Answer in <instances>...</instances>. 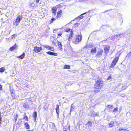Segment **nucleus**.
Instances as JSON below:
<instances>
[{
    "instance_id": "1",
    "label": "nucleus",
    "mask_w": 131,
    "mask_h": 131,
    "mask_svg": "<svg viewBox=\"0 0 131 131\" xmlns=\"http://www.w3.org/2000/svg\"><path fill=\"white\" fill-rule=\"evenodd\" d=\"M99 80H97L96 83L95 84V87L94 88V91L95 93L98 92L100 91L102 86L101 81V79L99 78Z\"/></svg>"
},
{
    "instance_id": "2",
    "label": "nucleus",
    "mask_w": 131,
    "mask_h": 131,
    "mask_svg": "<svg viewBox=\"0 0 131 131\" xmlns=\"http://www.w3.org/2000/svg\"><path fill=\"white\" fill-rule=\"evenodd\" d=\"M22 19V15H18L16 19L14 20L13 25L16 26H17L19 24Z\"/></svg>"
},
{
    "instance_id": "3",
    "label": "nucleus",
    "mask_w": 131,
    "mask_h": 131,
    "mask_svg": "<svg viewBox=\"0 0 131 131\" xmlns=\"http://www.w3.org/2000/svg\"><path fill=\"white\" fill-rule=\"evenodd\" d=\"M82 36L81 34H78L76 35V38L74 40H73V42L75 44H77L81 41L82 40Z\"/></svg>"
},
{
    "instance_id": "4",
    "label": "nucleus",
    "mask_w": 131,
    "mask_h": 131,
    "mask_svg": "<svg viewBox=\"0 0 131 131\" xmlns=\"http://www.w3.org/2000/svg\"><path fill=\"white\" fill-rule=\"evenodd\" d=\"M61 7V6L60 5H58L56 6L55 7H53L52 9L53 14L55 15L56 14L57 8H59Z\"/></svg>"
},
{
    "instance_id": "5",
    "label": "nucleus",
    "mask_w": 131,
    "mask_h": 131,
    "mask_svg": "<svg viewBox=\"0 0 131 131\" xmlns=\"http://www.w3.org/2000/svg\"><path fill=\"white\" fill-rule=\"evenodd\" d=\"M119 59V57H116L114 59L112 63L111 66L110 67L111 68L114 67L116 64L117 62Z\"/></svg>"
},
{
    "instance_id": "6",
    "label": "nucleus",
    "mask_w": 131,
    "mask_h": 131,
    "mask_svg": "<svg viewBox=\"0 0 131 131\" xmlns=\"http://www.w3.org/2000/svg\"><path fill=\"white\" fill-rule=\"evenodd\" d=\"M34 50L36 53L39 52L42 50V48L41 47H39L36 46L34 47Z\"/></svg>"
},
{
    "instance_id": "7",
    "label": "nucleus",
    "mask_w": 131,
    "mask_h": 131,
    "mask_svg": "<svg viewBox=\"0 0 131 131\" xmlns=\"http://www.w3.org/2000/svg\"><path fill=\"white\" fill-rule=\"evenodd\" d=\"M30 5L32 7H38V4H36L34 1H31L29 3Z\"/></svg>"
},
{
    "instance_id": "8",
    "label": "nucleus",
    "mask_w": 131,
    "mask_h": 131,
    "mask_svg": "<svg viewBox=\"0 0 131 131\" xmlns=\"http://www.w3.org/2000/svg\"><path fill=\"white\" fill-rule=\"evenodd\" d=\"M73 36V32L71 30L70 33L69 34V36H67V37H68V40L69 41H70L71 40Z\"/></svg>"
},
{
    "instance_id": "9",
    "label": "nucleus",
    "mask_w": 131,
    "mask_h": 131,
    "mask_svg": "<svg viewBox=\"0 0 131 131\" xmlns=\"http://www.w3.org/2000/svg\"><path fill=\"white\" fill-rule=\"evenodd\" d=\"M110 47L108 45L105 46L104 48L105 53V54H107L109 51Z\"/></svg>"
},
{
    "instance_id": "10",
    "label": "nucleus",
    "mask_w": 131,
    "mask_h": 131,
    "mask_svg": "<svg viewBox=\"0 0 131 131\" xmlns=\"http://www.w3.org/2000/svg\"><path fill=\"white\" fill-rule=\"evenodd\" d=\"M103 52V50L102 49H100L98 51L96 56H100L102 55Z\"/></svg>"
},
{
    "instance_id": "11",
    "label": "nucleus",
    "mask_w": 131,
    "mask_h": 131,
    "mask_svg": "<svg viewBox=\"0 0 131 131\" xmlns=\"http://www.w3.org/2000/svg\"><path fill=\"white\" fill-rule=\"evenodd\" d=\"M126 33L121 34L118 35H116L115 36L117 37L121 38V37H124L125 35H126Z\"/></svg>"
},
{
    "instance_id": "12",
    "label": "nucleus",
    "mask_w": 131,
    "mask_h": 131,
    "mask_svg": "<svg viewBox=\"0 0 131 131\" xmlns=\"http://www.w3.org/2000/svg\"><path fill=\"white\" fill-rule=\"evenodd\" d=\"M32 116L33 119L34 121H35L36 120L37 117V113L36 112L34 111L33 112Z\"/></svg>"
},
{
    "instance_id": "13",
    "label": "nucleus",
    "mask_w": 131,
    "mask_h": 131,
    "mask_svg": "<svg viewBox=\"0 0 131 131\" xmlns=\"http://www.w3.org/2000/svg\"><path fill=\"white\" fill-rule=\"evenodd\" d=\"M96 52V48L95 47L93 48L91 50V53L92 54H93L95 53Z\"/></svg>"
},
{
    "instance_id": "14",
    "label": "nucleus",
    "mask_w": 131,
    "mask_h": 131,
    "mask_svg": "<svg viewBox=\"0 0 131 131\" xmlns=\"http://www.w3.org/2000/svg\"><path fill=\"white\" fill-rule=\"evenodd\" d=\"M46 53L47 54L50 55H54L55 56H57V53L53 52L51 51H48Z\"/></svg>"
},
{
    "instance_id": "15",
    "label": "nucleus",
    "mask_w": 131,
    "mask_h": 131,
    "mask_svg": "<svg viewBox=\"0 0 131 131\" xmlns=\"http://www.w3.org/2000/svg\"><path fill=\"white\" fill-rule=\"evenodd\" d=\"M56 112L57 114L58 117H59V107L58 105H57L56 106Z\"/></svg>"
},
{
    "instance_id": "16",
    "label": "nucleus",
    "mask_w": 131,
    "mask_h": 131,
    "mask_svg": "<svg viewBox=\"0 0 131 131\" xmlns=\"http://www.w3.org/2000/svg\"><path fill=\"white\" fill-rule=\"evenodd\" d=\"M24 125L26 129H30V126L27 123L25 122Z\"/></svg>"
},
{
    "instance_id": "17",
    "label": "nucleus",
    "mask_w": 131,
    "mask_h": 131,
    "mask_svg": "<svg viewBox=\"0 0 131 131\" xmlns=\"http://www.w3.org/2000/svg\"><path fill=\"white\" fill-rule=\"evenodd\" d=\"M17 47V46L16 45V44H15L14 46L11 47L10 48L9 50L10 51H12L14 50V49H16Z\"/></svg>"
},
{
    "instance_id": "18",
    "label": "nucleus",
    "mask_w": 131,
    "mask_h": 131,
    "mask_svg": "<svg viewBox=\"0 0 131 131\" xmlns=\"http://www.w3.org/2000/svg\"><path fill=\"white\" fill-rule=\"evenodd\" d=\"M86 14V13H84L83 14L78 17H77L75 19V20H77L79 19V20H80L81 19H82L83 18V17L82 16L83 15L85 14Z\"/></svg>"
},
{
    "instance_id": "19",
    "label": "nucleus",
    "mask_w": 131,
    "mask_h": 131,
    "mask_svg": "<svg viewBox=\"0 0 131 131\" xmlns=\"http://www.w3.org/2000/svg\"><path fill=\"white\" fill-rule=\"evenodd\" d=\"M107 107L108 108V110L109 111L111 112L112 111V109L113 108V106L111 105H107Z\"/></svg>"
},
{
    "instance_id": "20",
    "label": "nucleus",
    "mask_w": 131,
    "mask_h": 131,
    "mask_svg": "<svg viewBox=\"0 0 131 131\" xmlns=\"http://www.w3.org/2000/svg\"><path fill=\"white\" fill-rule=\"evenodd\" d=\"M114 124V121H111L110 122L108 123V125H109V127H113Z\"/></svg>"
},
{
    "instance_id": "21",
    "label": "nucleus",
    "mask_w": 131,
    "mask_h": 131,
    "mask_svg": "<svg viewBox=\"0 0 131 131\" xmlns=\"http://www.w3.org/2000/svg\"><path fill=\"white\" fill-rule=\"evenodd\" d=\"M62 13V11L60 10L57 12V17L58 18H60L61 17V14Z\"/></svg>"
},
{
    "instance_id": "22",
    "label": "nucleus",
    "mask_w": 131,
    "mask_h": 131,
    "mask_svg": "<svg viewBox=\"0 0 131 131\" xmlns=\"http://www.w3.org/2000/svg\"><path fill=\"white\" fill-rule=\"evenodd\" d=\"M25 53L23 52V53L21 55L18 56L17 58H20L22 59L24 58L25 56Z\"/></svg>"
},
{
    "instance_id": "23",
    "label": "nucleus",
    "mask_w": 131,
    "mask_h": 131,
    "mask_svg": "<svg viewBox=\"0 0 131 131\" xmlns=\"http://www.w3.org/2000/svg\"><path fill=\"white\" fill-rule=\"evenodd\" d=\"M75 107V106L74 105H73V104H71V108L70 109V112L69 113L70 114H71V112L72 111L73 109H74Z\"/></svg>"
},
{
    "instance_id": "24",
    "label": "nucleus",
    "mask_w": 131,
    "mask_h": 131,
    "mask_svg": "<svg viewBox=\"0 0 131 131\" xmlns=\"http://www.w3.org/2000/svg\"><path fill=\"white\" fill-rule=\"evenodd\" d=\"M87 126H88L89 127H91L92 125V123L91 122L88 121L86 124Z\"/></svg>"
},
{
    "instance_id": "25",
    "label": "nucleus",
    "mask_w": 131,
    "mask_h": 131,
    "mask_svg": "<svg viewBox=\"0 0 131 131\" xmlns=\"http://www.w3.org/2000/svg\"><path fill=\"white\" fill-rule=\"evenodd\" d=\"M58 45L59 47L60 48V49L61 50L62 49V44L61 42L58 41Z\"/></svg>"
},
{
    "instance_id": "26",
    "label": "nucleus",
    "mask_w": 131,
    "mask_h": 131,
    "mask_svg": "<svg viewBox=\"0 0 131 131\" xmlns=\"http://www.w3.org/2000/svg\"><path fill=\"white\" fill-rule=\"evenodd\" d=\"M98 115L99 113H96L94 112L92 113L91 116L93 117H95L96 116H98Z\"/></svg>"
},
{
    "instance_id": "27",
    "label": "nucleus",
    "mask_w": 131,
    "mask_h": 131,
    "mask_svg": "<svg viewBox=\"0 0 131 131\" xmlns=\"http://www.w3.org/2000/svg\"><path fill=\"white\" fill-rule=\"evenodd\" d=\"M5 70V68L3 67L0 68V72H3Z\"/></svg>"
},
{
    "instance_id": "28",
    "label": "nucleus",
    "mask_w": 131,
    "mask_h": 131,
    "mask_svg": "<svg viewBox=\"0 0 131 131\" xmlns=\"http://www.w3.org/2000/svg\"><path fill=\"white\" fill-rule=\"evenodd\" d=\"M46 48L47 49L49 50L50 47L47 45H44L42 46Z\"/></svg>"
},
{
    "instance_id": "29",
    "label": "nucleus",
    "mask_w": 131,
    "mask_h": 131,
    "mask_svg": "<svg viewBox=\"0 0 131 131\" xmlns=\"http://www.w3.org/2000/svg\"><path fill=\"white\" fill-rule=\"evenodd\" d=\"M17 36V35L16 34H14L12 35L11 36V39H15Z\"/></svg>"
},
{
    "instance_id": "30",
    "label": "nucleus",
    "mask_w": 131,
    "mask_h": 131,
    "mask_svg": "<svg viewBox=\"0 0 131 131\" xmlns=\"http://www.w3.org/2000/svg\"><path fill=\"white\" fill-rule=\"evenodd\" d=\"M86 47L88 48H92L93 47V46L91 44L87 45L86 46Z\"/></svg>"
},
{
    "instance_id": "31",
    "label": "nucleus",
    "mask_w": 131,
    "mask_h": 131,
    "mask_svg": "<svg viewBox=\"0 0 131 131\" xmlns=\"http://www.w3.org/2000/svg\"><path fill=\"white\" fill-rule=\"evenodd\" d=\"M70 68V67L68 65H65L63 68L64 69H69Z\"/></svg>"
},
{
    "instance_id": "32",
    "label": "nucleus",
    "mask_w": 131,
    "mask_h": 131,
    "mask_svg": "<svg viewBox=\"0 0 131 131\" xmlns=\"http://www.w3.org/2000/svg\"><path fill=\"white\" fill-rule=\"evenodd\" d=\"M24 119H25V120H27V121H28V118L27 117V116H26V115L25 113L24 114Z\"/></svg>"
},
{
    "instance_id": "33",
    "label": "nucleus",
    "mask_w": 131,
    "mask_h": 131,
    "mask_svg": "<svg viewBox=\"0 0 131 131\" xmlns=\"http://www.w3.org/2000/svg\"><path fill=\"white\" fill-rule=\"evenodd\" d=\"M34 1L36 4H37V3H39V4H41V2H40L39 3L40 0H34Z\"/></svg>"
},
{
    "instance_id": "34",
    "label": "nucleus",
    "mask_w": 131,
    "mask_h": 131,
    "mask_svg": "<svg viewBox=\"0 0 131 131\" xmlns=\"http://www.w3.org/2000/svg\"><path fill=\"white\" fill-rule=\"evenodd\" d=\"M118 109L117 108H115L114 109L113 112L114 113L116 112H117Z\"/></svg>"
},
{
    "instance_id": "35",
    "label": "nucleus",
    "mask_w": 131,
    "mask_h": 131,
    "mask_svg": "<svg viewBox=\"0 0 131 131\" xmlns=\"http://www.w3.org/2000/svg\"><path fill=\"white\" fill-rule=\"evenodd\" d=\"M23 106V107L25 108H27L28 107V105L26 104H24Z\"/></svg>"
},
{
    "instance_id": "36",
    "label": "nucleus",
    "mask_w": 131,
    "mask_h": 131,
    "mask_svg": "<svg viewBox=\"0 0 131 131\" xmlns=\"http://www.w3.org/2000/svg\"><path fill=\"white\" fill-rule=\"evenodd\" d=\"M118 130L119 131H129L128 130H126L125 129L121 128H119Z\"/></svg>"
},
{
    "instance_id": "37",
    "label": "nucleus",
    "mask_w": 131,
    "mask_h": 131,
    "mask_svg": "<svg viewBox=\"0 0 131 131\" xmlns=\"http://www.w3.org/2000/svg\"><path fill=\"white\" fill-rule=\"evenodd\" d=\"M127 57L130 58L131 57V52L127 55Z\"/></svg>"
},
{
    "instance_id": "38",
    "label": "nucleus",
    "mask_w": 131,
    "mask_h": 131,
    "mask_svg": "<svg viewBox=\"0 0 131 131\" xmlns=\"http://www.w3.org/2000/svg\"><path fill=\"white\" fill-rule=\"evenodd\" d=\"M70 31V29L69 28L66 29L65 31L67 32H69Z\"/></svg>"
},
{
    "instance_id": "39",
    "label": "nucleus",
    "mask_w": 131,
    "mask_h": 131,
    "mask_svg": "<svg viewBox=\"0 0 131 131\" xmlns=\"http://www.w3.org/2000/svg\"><path fill=\"white\" fill-rule=\"evenodd\" d=\"M54 50V48L52 47H50V48L49 49V50H51V51H53Z\"/></svg>"
},
{
    "instance_id": "40",
    "label": "nucleus",
    "mask_w": 131,
    "mask_h": 131,
    "mask_svg": "<svg viewBox=\"0 0 131 131\" xmlns=\"http://www.w3.org/2000/svg\"><path fill=\"white\" fill-rule=\"evenodd\" d=\"M127 88V87L126 86H123V87L122 88V90H124L125 89H126Z\"/></svg>"
},
{
    "instance_id": "41",
    "label": "nucleus",
    "mask_w": 131,
    "mask_h": 131,
    "mask_svg": "<svg viewBox=\"0 0 131 131\" xmlns=\"http://www.w3.org/2000/svg\"><path fill=\"white\" fill-rule=\"evenodd\" d=\"M18 115H16V117H15V121H16V120H17V118H18Z\"/></svg>"
},
{
    "instance_id": "42",
    "label": "nucleus",
    "mask_w": 131,
    "mask_h": 131,
    "mask_svg": "<svg viewBox=\"0 0 131 131\" xmlns=\"http://www.w3.org/2000/svg\"><path fill=\"white\" fill-rule=\"evenodd\" d=\"M111 76H109V77L107 78V80H109L111 79Z\"/></svg>"
},
{
    "instance_id": "43",
    "label": "nucleus",
    "mask_w": 131,
    "mask_h": 131,
    "mask_svg": "<svg viewBox=\"0 0 131 131\" xmlns=\"http://www.w3.org/2000/svg\"><path fill=\"white\" fill-rule=\"evenodd\" d=\"M62 35V33H59L58 34V35L59 36H61Z\"/></svg>"
},
{
    "instance_id": "44",
    "label": "nucleus",
    "mask_w": 131,
    "mask_h": 131,
    "mask_svg": "<svg viewBox=\"0 0 131 131\" xmlns=\"http://www.w3.org/2000/svg\"><path fill=\"white\" fill-rule=\"evenodd\" d=\"M54 20V18H52L51 20V21H52L51 22H53Z\"/></svg>"
},
{
    "instance_id": "45",
    "label": "nucleus",
    "mask_w": 131,
    "mask_h": 131,
    "mask_svg": "<svg viewBox=\"0 0 131 131\" xmlns=\"http://www.w3.org/2000/svg\"><path fill=\"white\" fill-rule=\"evenodd\" d=\"M78 23H76L74 24V25L76 27L77 26H78Z\"/></svg>"
},
{
    "instance_id": "46",
    "label": "nucleus",
    "mask_w": 131,
    "mask_h": 131,
    "mask_svg": "<svg viewBox=\"0 0 131 131\" xmlns=\"http://www.w3.org/2000/svg\"><path fill=\"white\" fill-rule=\"evenodd\" d=\"M2 85L0 84V90H2Z\"/></svg>"
},
{
    "instance_id": "47",
    "label": "nucleus",
    "mask_w": 131,
    "mask_h": 131,
    "mask_svg": "<svg viewBox=\"0 0 131 131\" xmlns=\"http://www.w3.org/2000/svg\"><path fill=\"white\" fill-rule=\"evenodd\" d=\"M11 94H13V92H11ZM12 97L13 98H14V96H13V95L12 94Z\"/></svg>"
},
{
    "instance_id": "48",
    "label": "nucleus",
    "mask_w": 131,
    "mask_h": 131,
    "mask_svg": "<svg viewBox=\"0 0 131 131\" xmlns=\"http://www.w3.org/2000/svg\"><path fill=\"white\" fill-rule=\"evenodd\" d=\"M6 39L8 40H9V38L7 39V38H6Z\"/></svg>"
},
{
    "instance_id": "49",
    "label": "nucleus",
    "mask_w": 131,
    "mask_h": 131,
    "mask_svg": "<svg viewBox=\"0 0 131 131\" xmlns=\"http://www.w3.org/2000/svg\"><path fill=\"white\" fill-rule=\"evenodd\" d=\"M3 18H2V19H1V20H3Z\"/></svg>"
},
{
    "instance_id": "50",
    "label": "nucleus",
    "mask_w": 131,
    "mask_h": 131,
    "mask_svg": "<svg viewBox=\"0 0 131 131\" xmlns=\"http://www.w3.org/2000/svg\"><path fill=\"white\" fill-rule=\"evenodd\" d=\"M27 131H31V130H27Z\"/></svg>"
},
{
    "instance_id": "51",
    "label": "nucleus",
    "mask_w": 131,
    "mask_h": 131,
    "mask_svg": "<svg viewBox=\"0 0 131 131\" xmlns=\"http://www.w3.org/2000/svg\"><path fill=\"white\" fill-rule=\"evenodd\" d=\"M130 76L131 77V75H130Z\"/></svg>"
}]
</instances>
